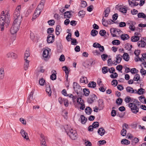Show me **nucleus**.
Here are the masks:
<instances>
[{"instance_id":"f257e3e1","label":"nucleus","mask_w":146,"mask_h":146,"mask_svg":"<svg viewBox=\"0 0 146 146\" xmlns=\"http://www.w3.org/2000/svg\"><path fill=\"white\" fill-rule=\"evenodd\" d=\"M17 19H15L13 22V24L10 29L11 33L14 35L17 33L19 30L21 21H17Z\"/></svg>"},{"instance_id":"f03ea898","label":"nucleus","mask_w":146,"mask_h":146,"mask_svg":"<svg viewBox=\"0 0 146 146\" xmlns=\"http://www.w3.org/2000/svg\"><path fill=\"white\" fill-rule=\"evenodd\" d=\"M64 129L67 135L71 139L74 140L77 139L78 134L76 131H73V129H69L68 131L65 127H64Z\"/></svg>"},{"instance_id":"7ed1b4c3","label":"nucleus","mask_w":146,"mask_h":146,"mask_svg":"<svg viewBox=\"0 0 146 146\" xmlns=\"http://www.w3.org/2000/svg\"><path fill=\"white\" fill-rule=\"evenodd\" d=\"M129 106L130 108L132 111L135 114L138 112L139 108L136 105V104L133 103H131L129 104Z\"/></svg>"},{"instance_id":"20e7f679","label":"nucleus","mask_w":146,"mask_h":146,"mask_svg":"<svg viewBox=\"0 0 146 146\" xmlns=\"http://www.w3.org/2000/svg\"><path fill=\"white\" fill-rule=\"evenodd\" d=\"M95 98L97 99V96L95 94H93L90 95V98H88L87 101L89 104H92L94 102Z\"/></svg>"},{"instance_id":"39448f33","label":"nucleus","mask_w":146,"mask_h":146,"mask_svg":"<svg viewBox=\"0 0 146 146\" xmlns=\"http://www.w3.org/2000/svg\"><path fill=\"white\" fill-rule=\"evenodd\" d=\"M49 51L47 49H45L44 50L42 54L45 61L48 60L49 58H50V56L49 55Z\"/></svg>"},{"instance_id":"423d86ee","label":"nucleus","mask_w":146,"mask_h":146,"mask_svg":"<svg viewBox=\"0 0 146 146\" xmlns=\"http://www.w3.org/2000/svg\"><path fill=\"white\" fill-rule=\"evenodd\" d=\"M51 35H48L47 38V41L48 43H53L54 41L55 37L54 35L51 34Z\"/></svg>"},{"instance_id":"0eeeda50","label":"nucleus","mask_w":146,"mask_h":146,"mask_svg":"<svg viewBox=\"0 0 146 146\" xmlns=\"http://www.w3.org/2000/svg\"><path fill=\"white\" fill-rule=\"evenodd\" d=\"M56 43L58 52L59 53L61 52L62 51L63 46L61 41H56Z\"/></svg>"},{"instance_id":"6e6552de","label":"nucleus","mask_w":146,"mask_h":146,"mask_svg":"<svg viewBox=\"0 0 146 146\" xmlns=\"http://www.w3.org/2000/svg\"><path fill=\"white\" fill-rule=\"evenodd\" d=\"M73 87L75 92L76 91V90L78 91L82 90L81 86L76 82L73 83Z\"/></svg>"},{"instance_id":"1a4fd4ad","label":"nucleus","mask_w":146,"mask_h":146,"mask_svg":"<svg viewBox=\"0 0 146 146\" xmlns=\"http://www.w3.org/2000/svg\"><path fill=\"white\" fill-rule=\"evenodd\" d=\"M23 138L26 140L29 139V138L28 134L23 129H21L20 132Z\"/></svg>"},{"instance_id":"9d476101","label":"nucleus","mask_w":146,"mask_h":146,"mask_svg":"<svg viewBox=\"0 0 146 146\" xmlns=\"http://www.w3.org/2000/svg\"><path fill=\"white\" fill-rule=\"evenodd\" d=\"M98 102L99 104V107L100 108V110H101L103 109L104 107V101L102 99H100L98 101Z\"/></svg>"},{"instance_id":"9b49d317","label":"nucleus","mask_w":146,"mask_h":146,"mask_svg":"<svg viewBox=\"0 0 146 146\" xmlns=\"http://www.w3.org/2000/svg\"><path fill=\"white\" fill-rule=\"evenodd\" d=\"M138 46L141 47H145L146 45V43L141 39L137 42Z\"/></svg>"},{"instance_id":"f8f14e48","label":"nucleus","mask_w":146,"mask_h":146,"mask_svg":"<svg viewBox=\"0 0 146 146\" xmlns=\"http://www.w3.org/2000/svg\"><path fill=\"white\" fill-rule=\"evenodd\" d=\"M98 133L99 135L101 136H102L105 133V130L103 128L101 127L98 129Z\"/></svg>"},{"instance_id":"ddd939ff","label":"nucleus","mask_w":146,"mask_h":146,"mask_svg":"<svg viewBox=\"0 0 146 146\" xmlns=\"http://www.w3.org/2000/svg\"><path fill=\"white\" fill-rule=\"evenodd\" d=\"M139 141V140L137 138H134V139H132V141H131V144L132 145L135 146L138 142Z\"/></svg>"},{"instance_id":"4468645a","label":"nucleus","mask_w":146,"mask_h":146,"mask_svg":"<svg viewBox=\"0 0 146 146\" xmlns=\"http://www.w3.org/2000/svg\"><path fill=\"white\" fill-rule=\"evenodd\" d=\"M110 12V9L109 7H107L104 12L103 14L104 15V16L106 17H108Z\"/></svg>"},{"instance_id":"2eb2a0df","label":"nucleus","mask_w":146,"mask_h":146,"mask_svg":"<svg viewBox=\"0 0 146 146\" xmlns=\"http://www.w3.org/2000/svg\"><path fill=\"white\" fill-rule=\"evenodd\" d=\"M124 53L123 54L122 56H121V57H122L123 59L126 61H129V56L127 53L124 52Z\"/></svg>"},{"instance_id":"dca6fc26","label":"nucleus","mask_w":146,"mask_h":146,"mask_svg":"<svg viewBox=\"0 0 146 146\" xmlns=\"http://www.w3.org/2000/svg\"><path fill=\"white\" fill-rule=\"evenodd\" d=\"M96 86V83L94 81L90 82L88 84V86L89 87L92 88H95Z\"/></svg>"},{"instance_id":"f3484780","label":"nucleus","mask_w":146,"mask_h":146,"mask_svg":"<svg viewBox=\"0 0 146 146\" xmlns=\"http://www.w3.org/2000/svg\"><path fill=\"white\" fill-rule=\"evenodd\" d=\"M5 23V20H2L0 18V28L1 29V31H2L4 30V25Z\"/></svg>"},{"instance_id":"a211bd4d","label":"nucleus","mask_w":146,"mask_h":146,"mask_svg":"<svg viewBox=\"0 0 146 146\" xmlns=\"http://www.w3.org/2000/svg\"><path fill=\"white\" fill-rule=\"evenodd\" d=\"M20 11H15L14 13V17L15 18L16 17V18L15 19H17V21H18V18L20 16Z\"/></svg>"},{"instance_id":"6ab92c4d","label":"nucleus","mask_w":146,"mask_h":146,"mask_svg":"<svg viewBox=\"0 0 146 146\" xmlns=\"http://www.w3.org/2000/svg\"><path fill=\"white\" fill-rule=\"evenodd\" d=\"M121 39L123 40L128 39L129 38V35L127 34H122L120 36Z\"/></svg>"},{"instance_id":"aec40b11","label":"nucleus","mask_w":146,"mask_h":146,"mask_svg":"<svg viewBox=\"0 0 146 146\" xmlns=\"http://www.w3.org/2000/svg\"><path fill=\"white\" fill-rule=\"evenodd\" d=\"M140 38L138 36H133L131 38V41L133 42H137L139 40Z\"/></svg>"},{"instance_id":"412c9836","label":"nucleus","mask_w":146,"mask_h":146,"mask_svg":"<svg viewBox=\"0 0 146 146\" xmlns=\"http://www.w3.org/2000/svg\"><path fill=\"white\" fill-rule=\"evenodd\" d=\"M92 110V109L90 107H87L85 109V112L88 115L91 114Z\"/></svg>"},{"instance_id":"4be33fe9","label":"nucleus","mask_w":146,"mask_h":146,"mask_svg":"<svg viewBox=\"0 0 146 146\" xmlns=\"http://www.w3.org/2000/svg\"><path fill=\"white\" fill-rule=\"evenodd\" d=\"M46 92L48 94V96H51L52 93L51 89L50 86L49 85L47 87V86H46Z\"/></svg>"},{"instance_id":"5701e85b","label":"nucleus","mask_w":146,"mask_h":146,"mask_svg":"<svg viewBox=\"0 0 146 146\" xmlns=\"http://www.w3.org/2000/svg\"><path fill=\"white\" fill-rule=\"evenodd\" d=\"M81 123L82 124H85L87 120L86 118L83 115H81L80 116Z\"/></svg>"},{"instance_id":"b1692460","label":"nucleus","mask_w":146,"mask_h":146,"mask_svg":"<svg viewBox=\"0 0 146 146\" xmlns=\"http://www.w3.org/2000/svg\"><path fill=\"white\" fill-rule=\"evenodd\" d=\"M53 71H54L56 73H53L50 76V79L52 80H56V71L55 70H53L52 71V72Z\"/></svg>"},{"instance_id":"393cba45","label":"nucleus","mask_w":146,"mask_h":146,"mask_svg":"<svg viewBox=\"0 0 146 146\" xmlns=\"http://www.w3.org/2000/svg\"><path fill=\"white\" fill-rule=\"evenodd\" d=\"M83 92H84V94L86 96H88L90 93V91L89 89L86 88H85L83 89Z\"/></svg>"},{"instance_id":"a878e982","label":"nucleus","mask_w":146,"mask_h":146,"mask_svg":"<svg viewBox=\"0 0 146 146\" xmlns=\"http://www.w3.org/2000/svg\"><path fill=\"white\" fill-rule=\"evenodd\" d=\"M121 143L122 144L128 145L130 143V141L127 139H124L121 140Z\"/></svg>"},{"instance_id":"bb28decb","label":"nucleus","mask_w":146,"mask_h":146,"mask_svg":"<svg viewBox=\"0 0 146 146\" xmlns=\"http://www.w3.org/2000/svg\"><path fill=\"white\" fill-rule=\"evenodd\" d=\"M127 25H129V29L132 31H135V26L133 25V23H131L130 24V23H129L128 22H127Z\"/></svg>"},{"instance_id":"cd10ccee","label":"nucleus","mask_w":146,"mask_h":146,"mask_svg":"<svg viewBox=\"0 0 146 146\" xmlns=\"http://www.w3.org/2000/svg\"><path fill=\"white\" fill-rule=\"evenodd\" d=\"M87 60L90 66H92V65H94L95 63V60H93V59L92 58L89 59Z\"/></svg>"},{"instance_id":"c85d7f7f","label":"nucleus","mask_w":146,"mask_h":146,"mask_svg":"<svg viewBox=\"0 0 146 146\" xmlns=\"http://www.w3.org/2000/svg\"><path fill=\"white\" fill-rule=\"evenodd\" d=\"M123 102V99L120 98H119L117 99L116 101V103L119 106L122 104Z\"/></svg>"},{"instance_id":"c756f323","label":"nucleus","mask_w":146,"mask_h":146,"mask_svg":"<svg viewBox=\"0 0 146 146\" xmlns=\"http://www.w3.org/2000/svg\"><path fill=\"white\" fill-rule=\"evenodd\" d=\"M62 68L63 70L65 72L66 74V75L67 74L69 73L70 70V69H68L67 67L66 66H64L62 67Z\"/></svg>"},{"instance_id":"7c9ffc66","label":"nucleus","mask_w":146,"mask_h":146,"mask_svg":"<svg viewBox=\"0 0 146 146\" xmlns=\"http://www.w3.org/2000/svg\"><path fill=\"white\" fill-rule=\"evenodd\" d=\"M108 68L107 66H104L102 69V72L103 74H105L108 72Z\"/></svg>"},{"instance_id":"2f4dec72","label":"nucleus","mask_w":146,"mask_h":146,"mask_svg":"<svg viewBox=\"0 0 146 146\" xmlns=\"http://www.w3.org/2000/svg\"><path fill=\"white\" fill-rule=\"evenodd\" d=\"M25 60V62L24 65V68L26 70L28 69L29 67V61L28 60Z\"/></svg>"},{"instance_id":"473e14b6","label":"nucleus","mask_w":146,"mask_h":146,"mask_svg":"<svg viewBox=\"0 0 146 146\" xmlns=\"http://www.w3.org/2000/svg\"><path fill=\"white\" fill-rule=\"evenodd\" d=\"M98 33V31L95 29L92 30L91 32V35L93 36H96Z\"/></svg>"},{"instance_id":"72a5a7b5","label":"nucleus","mask_w":146,"mask_h":146,"mask_svg":"<svg viewBox=\"0 0 146 146\" xmlns=\"http://www.w3.org/2000/svg\"><path fill=\"white\" fill-rule=\"evenodd\" d=\"M111 43L113 45H119L120 43V41L118 40H115L112 41Z\"/></svg>"},{"instance_id":"f704fd0d","label":"nucleus","mask_w":146,"mask_h":146,"mask_svg":"<svg viewBox=\"0 0 146 146\" xmlns=\"http://www.w3.org/2000/svg\"><path fill=\"white\" fill-rule=\"evenodd\" d=\"M45 83H46L45 81L43 78H40L39 80V83L40 85L43 86L44 85Z\"/></svg>"},{"instance_id":"c9c22d12","label":"nucleus","mask_w":146,"mask_h":146,"mask_svg":"<svg viewBox=\"0 0 146 146\" xmlns=\"http://www.w3.org/2000/svg\"><path fill=\"white\" fill-rule=\"evenodd\" d=\"M92 127L94 128H96L98 127L99 126V123L98 121L94 122L92 123Z\"/></svg>"},{"instance_id":"e433bc0d","label":"nucleus","mask_w":146,"mask_h":146,"mask_svg":"<svg viewBox=\"0 0 146 146\" xmlns=\"http://www.w3.org/2000/svg\"><path fill=\"white\" fill-rule=\"evenodd\" d=\"M61 29L60 26L59 25H57L56 28V33L57 35H58L60 34V33L58 31Z\"/></svg>"},{"instance_id":"4c0bfd02","label":"nucleus","mask_w":146,"mask_h":146,"mask_svg":"<svg viewBox=\"0 0 146 146\" xmlns=\"http://www.w3.org/2000/svg\"><path fill=\"white\" fill-rule=\"evenodd\" d=\"M85 12L83 10L80 11L79 12L78 15L79 16H81L82 17H83L85 14Z\"/></svg>"},{"instance_id":"58836bf2","label":"nucleus","mask_w":146,"mask_h":146,"mask_svg":"<svg viewBox=\"0 0 146 146\" xmlns=\"http://www.w3.org/2000/svg\"><path fill=\"white\" fill-rule=\"evenodd\" d=\"M77 94L78 95V96L79 98H82V90H78L77 91V90H76V92Z\"/></svg>"},{"instance_id":"ea45409f","label":"nucleus","mask_w":146,"mask_h":146,"mask_svg":"<svg viewBox=\"0 0 146 146\" xmlns=\"http://www.w3.org/2000/svg\"><path fill=\"white\" fill-rule=\"evenodd\" d=\"M30 55V53L29 51L26 50L25 54V56L24 57V60H27V58L29 57Z\"/></svg>"},{"instance_id":"a19ab883","label":"nucleus","mask_w":146,"mask_h":146,"mask_svg":"<svg viewBox=\"0 0 146 146\" xmlns=\"http://www.w3.org/2000/svg\"><path fill=\"white\" fill-rule=\"evenodd\" d=\"M127 133V131L123 127L122 130L121 131L120 133L121 135L123 136H124L126 135Z\"/></svg>"},{"instance_id":"79ce46f5","label":"nucleus","mask_w":146,"mask_h":146,"mask_svg":"<svg viewBox=\"0 0 146 146\" xmlns=\"http://www.w3.org/2000/svg\"><path fill=\"white\" fill-rule=\"evenodd\" d=\"M140 77L139 75L138 74H136L134 77L133 80L135 81H138L140 80Z\"/></svg>"},{"instance_id":"37998d69","label":"nucleus","mask_w":146,"mask_h":146,"mask_svg":"<svg viewBox=\"0 0 146 146\" xmlns=\"http://www.w3.org/2000/svg\"><path fill=\"white\" fill-rule=\"evenodd\" d=\"M102 25L104 26L107 27L108 24V21L104 18V17H103L102 19Z\"/></svg>"},{"instance_id":"c03bdc74","label":"nucleus","mask_w":146,"mask_h":146,"mask_svg":"<svg viewBox=\"0 0 146 146\" xmlns=\"http://www.w3.org/2000/svg\"><path fill=\"white\" fill-rule=\"evenodd\" d=\"M54 31V30L52 28H50L47 30V33L49 34V35H51V33H53Z\"/></svg>"},{"instance_id":"a18cd8bd","label":"nucleus","mask_w":146,"mask_h":146,"mask_svg":"<svg viewBox=\"0 0 146 146\" xmlns=\"http://www.w3.org/2000/svg\"><path fill=\"white\" fill-rule=\"evenodd\" d=\"M123 66L121 65H118L116 67V69L119 71L120 72H122L121 71L123 69Z\"/></svg>"},{"instance_id":"49530a36","label":"nucleus","mask_w":146,"mask_h":146,"mask_svg":"<svg viewBox=\"0 0 146 146\" xmlns=\"http://www.w3.org/2000/svg\"><path fill=\"white\" fill-rule=\"evenodd\" d=\"M138 17L139 18H144L146 17V15L143 13H139L137 15Z\"/></svg>"},{"instance_id":"de8ad7c7","label":"nucleus","mask_w":146,"mask_h":146,"mask_svg":"<svg viewBox=\"0 0 146 146\" xmlns=\"http://www.w3.org/2000/svg\"><path fill=\"white\" fill-rule=\"evenodd\" d=\"M110 76V77L113 79L117 78L118 76V74L116 72H113V74H111Z\"/></svg>"},{"instance_id":"09e8293b","label":"nucleus","mask_w":146,"mask_h":146,"mask_svg":"<svg viewBox=\"0 0 146 146\" xmlns=\"http://www.w3.org/2000/svg\"><path fill=\"white\" fill-rule=\"evenodd\" d=\"M106 31L104 30H101L99 32L100 35L102 36H104L106 35Z\"/></svg>"},{"instance_id":"8fccbe9b","label":"nucleus","mask_w":146,"mask_h":146,"mask_svg":"<svg viewBox=\"0 0 146 146\" xmlns=\"http://www.w3.org/2000/svg\"><path fill=\"white\" fill-rule=\"evenodd\" d=\"M119 10L120 12L124 13H126L127 11V9L126 8H120L119 9Z\"/></svg>"},{"instance_id":"3c124183","label":"nucleus","mask_w":146,"mask_h":146,"mask_svg":"<svg viewBox=\"0 0 146 146\" xmlns=\"http://www.w3.org/2000/svg\"><path fill=\"white\" fill-rule=\"evenodd\" d=\"M64 103L66 107H67L68 106L69 103L68 100L65 98L63 99Z\"/></svg>"},{"instance_id":"603ef678","label":"nucleus","mask_w":146,"mask_h":146,"mask_svg":"<svg viewBox=\"0 0 146 146\" xmlns=\"http://www.w3.org/2000/svg\"><path fill=\"white\" fill-rule=\"evenodd\" d=\"M72 40L71 41V44L75 45L77 44L78 42L77 41L76 39L75 38H72V40Z\"/></svg>"},{"instance_id":"864d4df0","label":"nucleus","mask_w":146,"mask_h":146,"mask_svg":"<svg viewBox=\"0 0 146 146\" xmlns=\"http://www.w3.org/2000/svg\"><path fill=\"white\" fill-rule=\"evenodd\" d=\"M68 12H67V11L64 12V13H63L65 18H68V19H70L71 18V16H69V15L68 14Z\"/></svg>"},{"instance_id":"5fc2aeb1","label":"nucleus","mask_w":146,"mask_h":146,"mask_svg":"<svg viewBox=\"0 0 146 146\" xmlns=\"http://www.w3.org/2000/svg\"><path fill=\"white\" fill-rule=\"evenodd\" d=\"M81 7H86L87 3L86 2L84 1H81Z\"/></svg>"},{"instance_id":"6e6d98bb","label":"nucleus","mask_w":146,"mask_h":146,"mask_svg":"<svg viewBox=\"0 0 146 146\" xmlns=\"http://www.w3.org/2000/svg\"><path fill=\"white\" fill-rule=\"evenodd\" d=\"M131 98L128 96H127L126 97L125 99V102L127 103H129L131 102Z\"/></svg>"},{"instance_id":"4d7b16f0","label":"nucleus","mask_w":146,"mask_h":146,"mask_svg":"<svg viewBox=\"0 0 146 146\" xmlns=\"http://www.w3.org/2000/svg\"><path fill=\"white\" fill-rule=\"evenodd\" d=\"M101 58L102 59L104 60L105 61L106 60V58L108 57V55L106 54H103L101 55Z\"/></svg>"},{"instance_id":"13d9d810","label":"nucleus","mask_w":146,"mask_h":146,"mask_svg":"<svg viewBox=\"0 0 146 146\" xmlns=\"http://www.w3.org/2000/svg\"><path fill=\"white\" fill-rule=\"evenodd\" d=\"M48 23L50 26L54 25L55 23V21L53 20H50L48 21Z\"/></svg>"},{"instance_id":"bf43d9fd","label":"nucleus","mask_w":146,"mask_h":146,"mask_svg":"<svg viewBox=\"0 0 146 146\" xmlns=\"http://www.w3.org/2000/svg\"><path fill=\"white\" fill-rule=\"evenodd\" d=\"M118 17V14L117 13H115L112 16V19L114 21H116Z\"/></svg>"},{"instance_id":"052dcab7","label":"nucleus","mask_w":146,"mask_h":146,"mask_svg":"<svg viewBox=\"0 0 146 146\" xmlns=\"http://www.w3.org/2000/svg\"><path fill=\"white\" fill-rule=\"evenodd\" d=\"M38 13L39 14H37H37H35L34 13L33 14V17L32 19V21H33L37 17H38L39 16V14L40 13V11Z\"/></svg>"},{"instance_id":"680f3d73","label":"nucleus","mask_w":146,"mask_h":146,"mask_svg":"<svg viewBox=\"0 0 146 146\" xmlns=\"http://www.w3.org/2000/svg\"><path fill=\"white\" fill-rule=\"evenodd\" d=\"M42 9V7H39V5H38V7L36 9L34 14H36L37 13V14H38V13L37 12V10H39L40 11L41 9Z\"/></svg>"},{"instance_id":"e2e57ef3","label":"nucleus","mask_w":146,"mask_h":146,"mask_svg":"<svg viewBox=\"0 0 146 146\" xmlns=\"http://www.w3.org/2000/svg\"><path fill=\"white\" fill-rule=\"evenodd\" d=\"M94 9V7L93 5H91L87 8V10L88 11L90 12L92 11Z\"/></svg>"},{"instance_id":"0e129e2a","label":"nucleus","mask_w":146,"mask_h":146,"mask_svg":"<svg viewBox=\"0 0 146 146\" xmlns=\"http://www.w3.org/2000/svg\"><path fill=\"white\" fill-rule=\"evenodd\" d=\"M65 57L64 55L63 54H62L59 58L60 61L61 62L64 61L65 60Z\"/></svg>"},{"instance_id":"69168bd1","label":"nucleus","mask_w":146,"mask_h":146,"mask_svg":"<svg viewBox=\"0 0 146 146\" xmlns=\"http://www.w3.org/2000/svg\"><path fill=\"white\" fill-rule=\"evenodd\" d=\"M117 114L116 111L114 110H112L111 112V115L112 116L114 117Z\"/></svg>"},{"instance_id":"338daca9","label":"nucleus","mask_w":146,"mask_h":146,"mask_svg":"<svg viewBox=\"0 0 146 146\" xmlns=\"http://www.w3.org/2000/svg\"><path fill=\"white\" fill-rule=\"evenodd\" d=\"M126 26V23L124 22H121L119 23V26L120 27H125Z\"/></svg>"},{"instance_id":"774afa93","label":"nucleus","mask_w":146,"mask_h":146,"mask_svg":"<svg viewBox=\"0 0 146 146\" xmlns=\"http://www.w3.org/2000/svg\"><path fill=\"white\" fill-rule=\"evenodd\" d=\"M117 89L120 91H121L124 89V88L122 85L119 84L117 86Z\"/></svg>"}]
</instances>
